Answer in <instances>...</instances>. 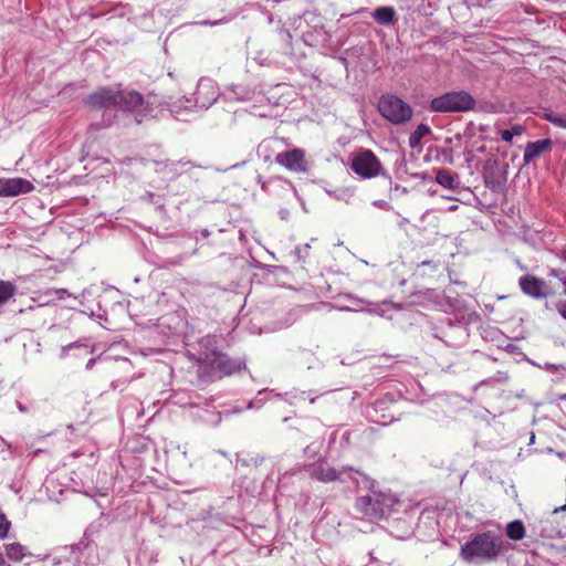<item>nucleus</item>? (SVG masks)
<instances>
[{
    "label": "nucleus",
    "instance_id": "nucleus-12",
    "mask_svg": "<svg viewBox=\"0 0 566 566\" xmlns=\"http://www.w3.org/2000/svg\"><path fill=\"white\" fill-rule=\"evenodd\" d=\"M196 96L201 107H208L217 101L218 94L211 81L201 80L198 83Z\"/></svg>",
    "mask_w": 566,
    "mask_h": 566
},
{
    "label": "nucleus",
    "instance_id": "nucleus-14",
    "mask_svg": "<svg viewBox=\"0 0 566 566\" xmlns=\"http://www.w3.org/2000/svg\"><path fill=\"white\" fill-rule=\"evenodd\" d=\"M157 171L159 172H167L170 175V178L178 177L181 171L178 170V167H192L191 161L189 160H165L163 163L156 161Z\"/></svg>",
    "mask_w": 566,
    "mask_h": 566
},
{
    "label": "nucleus",
    "instance_id": "nucleus-18",
    "mask_svg": "<svg viewBox=\"0 0 566 566\" xmlns=\"http://www.w3.org/2000/svg\"><path fill=\"white\" fill-rule=\"evenodd\" d=\"M506 535L513 541H520L525 535V528L521 521L510 522L506 526Z\"/></svg>",
    "mask_w": 566,
    "mask_h": 566
},
{
    "label": "nucleus",
    "instance_id": "nucleus-35",
    "mask_svg": "<svg viewBox=\"0 0 566 566\" xmlns=\"http://www.w3.org/2000/svg\"><path fill=\"white\" fill-rule=\"evenodd\" d=\"M431 264H432L431 261H423V262L420 263V265H431Z\"/></svg>",
    "mask_w": 566,
    "mask_h": 566
},
{
    "label": "nucleus",
    "instance_id": "nucleus-29",
    "mask_svg": "<svg viewBox=\"0 0 566 566\" xmlns=\"http://www.w3.org/2000/svg\"><path fill=\"white\" fill-rule=\"evenodd\" d=\"M558 314L566 319V301L562 300L556 303Z\"/></svg>",
    "mask_w": 566,
    "mask_h": 566
},
{
    "label": "nucleus",
    "instance_id": "nucleus-32",
    "mask_svg": "<svg viewBox=\"0 0 566 566\" xmlns=\"http://www.w3.org/2000/svg\"><path fill=\"white\" fill-rule=\"evenodd\" d=\"M0 566H10V565L6 564V560L1 553H0Z\"/></svg>",
    "mask_w": 566,
    "mask_h": 566
},
{
    "label": "nucleus",
    "instance_id": "nucleus-4",
    "mask_svg": "<svg viewBox=\"0 0 566 566\" xmlns=\"http://www.w3.org/2000/svg\"><path fill=\"white\" fill-rule=\"evenodd\" d=\"M475 98L465 91H452L434 97L430 108L438 113H465L474 109Z\"/></svg>",
    "mask_w": 566,
    "mask_h": 566
},
{
    "label": "nucleus",
    "instance_id": "nucleus-6",
    "mask_svg": "<svg viewBox=\"0 0 566 566\" xmlns=\"http://www.w3.org/2000/svg\"><path fill=\"white\" fill-rule=\"evenodd\" d=\"M350 168L361 178L369 179L380 174L381 165L376 155L366 149L353 157Z\"/></svg>",
    "mask_w": 566,
    "mask_h": 566
},
{
    "label": "nucleus",
    "instance_id": "nucleus-34",
    "mask_svg": "<svg viewBox=\"0 0 566 566\" xmlns=\"http://www.w3.org/2000/svg\"><path fill=\"white\" fill-rule=\"evenodd\" d=\"M565 509H566V506H565V505H563V506H560V507H556V509L554 510V513H557V512L563 511V510H565Z\"/></svg>",
    "mask_w": 566,
    "mask_h": 566
},
{
    "label": "nucleus",
    "instance_id": "nucleus-3",
    "mask_svg": "<svg viewBox=\"0 0 566 566\" xmlns=\"http://www.w3.org/2000/svg\"><path fill=\"white\" fill-rule=\"evenodd\" d=\"M503 548L502 535L486 531L474 535L461 546L460 556L470 564L488 563L496 559Z\"/></svg>",
    "mask_w": 566,
    "mask_h": 566
},
{
    "label": "nucleus",
    "instance_id": "nucleus-20",
    "mask_svg": "<svg viewBox=\"0 0 566 566\" xmlns=\"http://www.w3.org/2000/svg\"><path fill=\"white\" fill-rule=\"evenodd\" d=\"M430 133V128L426 124H420L417 126L415 132L411 133L409 137V145L413 148L418 146L421 139Z\"/></svg>",
    "mask_w": 566,
    "mask_h": 566
},
{
    "label": "nucleus",
    "instance_id": "nucleus-9",
    "mask_svg": "<svg viewBox=\"0 0 566 566\" xmlns=\"http://www.w3.org/2000/svg\"><path fill=\"white\" fill-rule=\"evenodd\" d=\"M518 284L522 292L533 298L542 300L551 293L547 283L534 275L522 276Z\"/></svg>",
    "mask_w": 566,
    "mask_h": 566
},
{
    "label": "nucleus",
    "instance_id": "nucleus-11",
    "mask_svg": "<svg viewBox=\"0 0 566 566\" xmlns=\"http://www.w3.org/2000/svg\"><path fill=\"white\" fill-rule=\"evenodd\" d=\"M308 472L311 478L316 479L324 483H329L334 481H342V472L337 471L335 468L331 467L326 461H317L310 465Z\"/></svg>",
    "mask_w": 566,
    "mask_h": 566
},
{
    "label": "nucleus",
    "instance_id": "nucleus-5",
    "mask_svg": "<svg viewBox=\"0 0 566 566\" xmlns=\"http://www.w3.org/2000/svg\"><path fill=\"white\" fill-rule=\"evenodd\" d=\"M378 109L390 123L399 125L412 117L411 106L395 95H384L379 99Z\"/></svg>",
    "mask_w": 566,
    "mask_h": 566
},
{
    "label": "nucleus",
    "instance_id": "nucleus-17",
    "mask_svg": "<svg viewBox=\"0 0 566 566\" xmlns=\"http://www.w3.org/2000/svg\"><path fill=\"white\" fill-rule=\"evenodd\" d=\"M6 553L10 559L15 562H19L24 556L30 555V553H27L25 547L22 546L20 543H11L6 545Z\"/></svg>",
    "mask_w": 566,
    "mask_h": 566
},
{
    "label": "nucleus",
    "instance_id": "nucleus-22",
    "mask_svg": "<svg viewBox=\"0 0 566 566\" xmlns=\"http://www.w3.org/2000/svg\"><path fill=\"white\" fill-rule=\"evenodd\" d=\"M67 291L64 290V289H60V290H54V289H51V290H48L46 292H44L43 296L45 297L43 304H50L56 300H62L64 297V294H66Z\"/></svg>",
    "mask_w": 566,
    "mask_h": 566
},
{
    "label": "nucleus",
    "instance_id": "nucleus-16",
    "mask_svg": "<svg viewBox=\"0 0 566 566\" xmlns=\"http://www.w3.org/2000/svg\"><path fill=\"white\" fill-rule=\"evenodd\" d=\"M373 18L379 24L389 25L396 20V11L392 7H379L373 12Z\"/></svg>",
    "mask_w": 566,
    "mask_h": 566
},
{
    "label": "nucleus",
    "instance_id": "nucleus-7",
    "mask_svg": "<svg viewBox=\"0 0 566 566\" xmlns=\"http://www.w3.org/2000/svg\"><path fill=\"white\" fill-rule=\"evenodd\" d=\"M205 360L210 363L216 370L227 376L240 371L244 366L241 360L230 358L218 350H212V358L206 353Z\"/></svg>",
    "mask_w": 566,
    "mask_h": 566
},
{
    "label": "nucleus",
    "instance_id": "nucleus-1",
    "mask_svg": "<svg viewBox=\"0 0 566 566\" xmlns=\"http://www.w3.org/2000/svg\"><path fill=\"white\" fill-rule=\"evenodd\" d=\"M359 480H356L358 486H363L369 491L367 495L360 496L356 501V509L361 513L363 517L368 521H379L387 516L397 499L390 492H381L378 490V483L366 474L356 471Z\"/></svg>",
    "mask_w": 566,
    "mask_h": 566
},
{
    "label": "nucleus",
    "instance_id": "nucleus-31",
    "mask_svg": "<svg viewBox=\"0 0 566 566\" xmlns=\"http://www.w3.org/2000/svg\"><path fill=\"white\" fill-rule=\"evenodd\" d=\"M94 363H95V359H94V358L90 359V360L87 361V364H86V369H91V368L93 367Z\"/></svg>",
    "mask_w": 566,
    "mask_h": 566
},
{
    "label": "nucleus",
    "instance_id": "nucleus-19",
    "mask_svg": "<svg viewBox=\"0 0 566 566\" xmlns=\"http://www.w3.org/2000/svg\"><path fill=\"white\" fill-rule=\"evenodd\" d=\"M542 117L554 126L566 129V114H559L554 111H546Z\"/></svg>",
    "mask_w": 566,
    "mask_h": 566
},
{
    "label": "nucleus",
    "instance_id": "nucleus-28",
    "mask_svg": "<svg viewBox=\"0 0 566 566\" xmlns=\"http://www.w3.org/2000/svg\"><path fill=\"white\" fill-rule=\"evenodd\" d=\"M276 184H287V182L285 180H283L282 178H272L268 181L262 182L261 187L263 190L266 191L270 186L276 185Z\"/></svg>",
    "mask_w": 566,
    "mask_h": 566
},
{
    "label": "nucleus",
    "instance_id": "nucleus-15",
    "mask_svg": "<svg viewBox=\"0 0 566 566\" xmlns=\"http://www.w3.org/2000/svg\"><path fill=\"white\" fill-rule=\"evenodd\" d=\"M436 182L443 188L453 190L458 188V175L446 169H439L436 174Z\"/></svg>",
    "mask_w": 566,
    "mask_h": 566
},
{
    "label": "nucleus",
    "instance_id": "nucleus-23",
    "mask_svg": "<svg viewBox=\"0 0 566 566\" xmlns=\"http://www.w3.org/2000/svg\"><path fill=\"white\" fill-rule=\"evenodd\" d=\"M523 130L524 129L521 125H514L510 129L502 130L501 138L506 143H511L513 137L522 135Z\"/></svg>",
    "mask_w": 566,
    "mask_h": 566
},
{
    "label": "nucleus",
    "instance_id": "nucleus-8",
    "mask_svg": "<svg viewBox=\"0 0 566 566\" xmlns=\"http://www.w3.org/2000/svg\"><path fill=\"white\" fill-rule=\"evenodd\" d=\"M275 161L291 171L305 172L307 170L305 153L300 148L277 154Z\"/></svg>",
    "mask_w": 566,
    "mask_h": 566
},
{
    "label": "nucleus",
    "instance_id": "nucleus-10",
    "mask_svg": "<svg viewBox=\"0 0 566 566\" xmlns=\"http://www.w3.org/2000/svg\"><path fill=\"white\" fill-rule=\"evenodd\" d=\"M32 184L23 178H0V197H14L30 192Z\"/></svg>",
    "mask_w": 566,
    "mask_h": 566
},
{
    "label": "nucleus",
    "instance_id": "nucleus-25",
    "mask_svg": "<svg viewBox=\"0 0 566 566\" xmlns=\"http://www.w3.org/2000/svg\"><path fill=\"white\" fill-rule=\"evenodd\" d=\"M10 527H11V522L0 511V539H3L4 537H7Z\"/></svg>",
    "mask_w": 566,
    "mask_h": 566
},
{
    "label": "nucleus",
    "instance_id": "nucleus-33",
    "mask_svg": "<svg viewBox=\"0 0 566 566\" xmlns=\"http://www.w3.org/2000/svg\"><path fill=\"white\" fill-rule=\"evenodd\" d=\"M75 346H76L75 344H70V345H67V346H64V347H63V352H66V350H69L70 348H73V347H75Z\"/></svg>",
    "mask_w": 566,
    "mask_h": 566
},
{
    "label": "nucleus",
    "instance_id": "nucleus-2",
    "mask_svg": "<svg viewBox=\"0 0 566 566\" xmlns=\"http://www.w3.org/2000/svg\"><path fill=\"white\" fill-rule=\"evenodd\" d=\"M87 103L96 108L115 107L125 112L135 113L136 116L147 114L150 108L143 96L136 91H115L99 87L88 95Z\"/></svg>",
    "mask_w": 566,
    "mask_h": 566
},
{
    "label": "nucleus",
    "instance_id": "nucleus-21",
    "mask_svg": "<svg viewBox=\"0 0 566 566\" xmlns=\"http://www.w3.org/2000/svg\"><path fill=\"white\" fill-rule=\"evenodd\" d=\"M15 285L8 281H0V305L7 303L15 293Z\"/></svg>",
    "mask_w": 566,
    "mask_h": 566
},
{
    "label": "nucleus",
    "instance_id": "nucleus-27",
    "mask_svg": "<svg viewBox=\"0 0 566 566\" xmlns=\"http://www.w3.org/2000/svg\"><path fill=\"white\" fill-rule=\"evenodd\" d=\"M217 342V337L216 336H211V335H208L206 337H203L201 340H200V344L202 347L207 348V349H211L212 350H216L213 348L214 344ZM210 358H212V353L211 354H208Z\"/></svg>",
    "mask_w": 566,
    "mask_h": 566
},
{
    "label": "nucleus",
    "instance_id": "nucleus-13",
    "mask_svg": "<svg viewBox=\"0 0 566 566\" xmlns=\"http://www.w3.org/2000/svg\"><path fill=\"white\" fill-rule=\"evenodd\" d=\"M553 143L551 139H542L534 143H528L524 149L523 161L524 165L531 164L534 159L542 154L552 149Z\"/></svg>",
    "mask_w": 566,
    "mask_h": 566
},
{
    "label": "nucleus",
    "instance_id": "nucleus-24",
    "mask_svg": "<svg viewBox=\"0 0 566 566\" xmlns=\"http://www.w3.org/2000/svg\"><path fill=\"white\" fill-rule=\"evenodd\" d=\"M548 276L557 277L564 286V295L566 296V270L548 269Z\"/></svg>",
    "mask_w": 566,
    "mask_h": 566
},
{
    "label": "nucleus",
    "instance_id": "nucleus-26",
    "mask_svg": "<svg viewBox=\"0 0 566 566\" xmlns=\"http://www.w3.org/2000/svg\"><path fill=\"white\" fill-rule=\"evenodd\" d=\"M484 182L485 186L492 189L493 191H496L501 188L502 181L494 178L492 174H484Z\"/></svg>",
    "mask_w": 566,
    "mask_h": 566
},
{
    "label": "nucleus",
    "instance_id": "nucleus-30",
    "mask_svg": "<svg viewBox=\"0 0 566 566\" xmlns=\"http://www.w3.org/2000/svg\"><path fill=\"white\" fill-rule=\"evenodd\" d=\"M557 256L566 262V244L557 252Z\"/></svg>",
    "mask_w": 566,
    "mask_h": 566
}]
</instances>
